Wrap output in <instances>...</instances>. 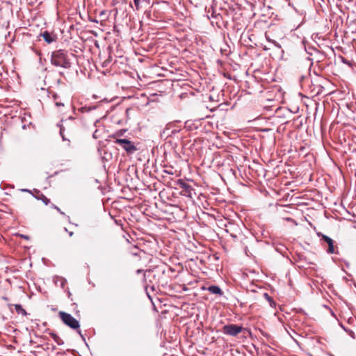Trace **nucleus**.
Masks as SVG:
<instances>
[{
    "mask_svg": "<svg viewBox=\"0 0 356 356\" xmlns=\"http://www.w3.org/2000/svg\"><path fill=\"white\" fill-rule=\"evenodd\" d=\"M51 63L56 67L65 69L71 67V63L64 50L59 49L51 53Z\"/></svg>",
    "mask_w": 356,
    "mask_h": 356,
    "instance_id": "obj_1",
    "label": "nucleus"
},
{
    "mask_svg": "<svg viewBox=\"0 0 356 356\" xmlns=\"http://www.w3.org/2000/svg\"><path fill=\"white\" fill-rule=\"evenodd\" d=\"M58 316L65 325L72 330H77L79 333H80V324L78 320L74 318L71 314L63 311L59 312Z\"/></svg>",
    "mask_w": 356,
    "mask_h": 356,
    "instance_id": "obj_2",
    "label": "nucleus"
},
{
    "mask_svg": "<svg viewBox=\"0 0 356 356\" xmlns=\"http://www.w3.org/2000/svg\"><path fill=\"white\" fill-rule=\"evenodd\" d=\"M114 143L120 145L128 154H133L137 150L134 144L127 139L116 138Z\"/></svg>",
    "mask_w": 356,
    "mask_h": 356,
    "instance_id": "obj_3",
    "label": "nucleus"
},
{
    "mask_svg": "<svg viewBox=\"0 0 356 356\" xmlns=\"http://www.w3.org/2000/svg\"><path fill=\"white\" fill-rule=\"evenodd\" d=\"M243 327L235 324L226 325L222 327L224 334L235 337L241 332Z\"/></svg>",
    "mask_w": 356,
    "mask_h": 356,
    "instance_id": "obj_4",
    "label": "nucleus"
},
{
    "mask_svg": "<svg viewBox=\"0 0 356 356\" xmlns=\"http://www.w3.org/2000/svg\"><path fill=\"white\" fill-rule=\"evenodd\" d=\"M177 183V185L183 189L181 192V195L192 197L191 192L193 191V188L191 185L188 184L182 179H178Z\"/></svg>",
    "mask_w": 356,
    "mask_h": 356,
    "instance_id": "obj_5",
    "label": "nucleus"
},
{
    "mask_svg": "<svg viewBox=\"0 0 356 356\" xmlns=\"http://www.w3.org/2000/svg\"><path fill=\"white\" fill-rule=\"evenodd\" d=\"M318 235L320 236H321V239L323 240L325 243L328 245V248L327 250V252L329 254H338V251L336 250L335 246L334 245V241L330 238L329 236L324 235V234H318Z\"/></svg>",
    "mask_w": 356,
    "mask_h": 356,
    "instance_id": "obj_6",
    "label": "nucleus"
},
{
    "mask_svg": "<svg viewBox=\"0 0 356 356\" xmlns=\"http://www.w3.org/2000/svg\"><path fill=\"white\" fill-rule=\"evenodd\" d=\"M40 36L48 43H51L55 40V38L52 36L48 31H44L40 34Z\"/></svg>",
    "mask_w": 356,
    "mask_h": 356,
    "instance_id": "obj_7",
    "label": "nucleus"
},
{
    "mask_svg": "<svg viewBox=\"0 0 356 356\" xmlns=\"http://www.w3.org/2000/svg\"><path fill=\"white\" fill-rule=\"evenodd\" d=\"M208 290L209 292H211L213 294H222V291H221L220 288L218 287V286H214V285L210 286L208 288Z\"/></svg>",
    "mask_w": 356,
    "mask_h": 356,
    "instance_id": "obj_8",
    "label": "nucleus"
},
{
    "mask_svg": "<svg viewBox=\"0 0 356 356\" xmlns=\"http://www.w3.org/2000/svg\"><path fill=\"white\" fill-rule=\"evenodd\" d=\"M50 336L58 345L63 344V340L57 334L51 332L50 333Z\"/></svg>",
    "mask_w": 356,
    "mask_h": 356,
    "instance_id": "obj_9",
    "label": "nucleus"
},
{
    "mask_svg": "<svg viewBox=\"0 0 356 356\" xmlns=\"http://www.w3.org/2000/svg\"><path fill=\"white\" fill-rule=\"evenodd\" d=\"M15 309L16 312L18 314H21L22 316L26 315V312L25 311L24 309H23L22 305H15Z\"/></svg>",
    "mask_w": 356,
    "mask_h": 356,
    "instance_id": "obj_10",
    "label": "nucleus"
},
{
    "mask_svg": "<svg viewBox=\"0 0 356 356\" xmlns=\"http://www.w3.org/2000/svg\"><path fill=\"white\" fill-rule=\"evenodd\" d=\"M265 298L270 302L271 307H274L275 305V302L273 300V298L266 293L264 294Z\"/></svg>",
    "mask_w": 356,
    "mask_h": 356,
    "instance_id": "obj_11",
    "label": "nucleus"
},
{
    "mask_svg": "<svg viewBox=\"0 0 356 356\" xmlns=\"http://www.w3.org/2000/svg\"><path fill=\"white\" fill-rule=\"evenodd\" d=\"M53 97H54V100L56 101V102H55V104H56V106L59 107V106H64V104H63V103H62V102H60L57 101L58 95H57L56 94H54V95H53Z\"/></svg>",
    "mask_w": 356,
    "mask_h": 356,
    "instance_id": "obj_12",
    "label": "nucleus"
},
{
    "mask_svg": "<svg viewBox=\"0 0 356 356\" xmlns=\"http://www.w3.org/2000/svg\"><path fill=\"white\" fill-rule=\"evenodd\" d=\"M40 199L44 203L45 205H47L50 202L49 199H48L46 196H44L43 195H42V197H40Z\"/></svg>",
    "mask_w": 356,
    "mask_h": 356,
    "instance_id": "obj_13",
    "label": "nucleus"
},
{
    "mask_svg": "<svg viewBox=\"0 0 356 356\" xmlns=\"http://www.w3.org/2000/svg\"><path fill=\"white\" fill-rule=\"evenodd\" d=\"M136 9L138 10L140 9V0H134Z\"/></svg>",
    "mask_w": 356,
    "mask_h": 356,
    "instance_id": "obj_14",
    "label": "nucleus"
},
{
    "mask_svg": "<svg viewBox=\"0 0 356 356\" xmlns=\"http://www.w3.org/2000/svg\"><path fill=\"white\" fill-rule=\"evenodd\" d=\"M283 219L288 222H293L296 225V222L291 218H284Z\"/></svg>",
    "mask_w": 356,
    "mask_h": 356,
    "instance_id": "obj_15",
    "label": "nucleus"
},
{
    "mask_svg": "<svg viewBox=\"0 0 356 356\" xmlns=\"http://www.w3.org/2000/svg\"><path fill=\"white\" fill-rule=\"evenodd\" d=\"M110 62H111V60H110V58H109L108 59L106 60L104 62V63H103V66H104V67L107 66L108 63H109Z\"/></svg>",
    "mask_w": 356,
    "mask_h": 356,
    "instance_id": "obj_16",
    "label": "nucleus"
},
{
    "mask_svg": "<svg viewBox=\"0 0 356 356\" xmlns=\"http://www.w3.org/2000/svg\"><path fill=\"white\" fill-rule=\"evenodd\" d=\"M54 208H55L60 213H61L62 215H64L65 213L61 211V210L56 206L54 205Z\"/></svg>",
    "mask_w": 356,
    "mask_h": 356,
    "instance_id": "obj_17",
    "label": "nucleus"
},
{
    "mask_svg": "<svg viewBox=\"0 0 356 356\" xmlns=\"http://www.w3.org/2000/svg\"><path fill=\"white\" fill-rule=\"evenodd\" d=\"M151 273V270H145V271L144 272V275H143V276H144V280H146V275H147V273Z\"/></svg>",
    "mask_w": 356,
    "mask_h": 356,
    "instance_id": "obj_18",
    "label": "nucleus"
},
{
    "mask_svg": "<svg viewBox=\"0 0 356 356\" xmlns=\"http://www.w3.org/2000/svg\"><path fill=\"white\" fill-rule=\"evenodd\" d=\"M63 129H60V134L62 135L63 139V140H65V137H64V136H63Z\"/></svg>",
    "mask_w": 356,
    "mask_h": 356,
    "instance_id": "obj_19",
    "label": "nucleus"
},
{
    "mask_svg": "<svg viewBox=\"0 0 356 356\" xmlns=\"http://www.w3.org/2000/svg\"><path fill=\"white\" fill-rule=\"evenodd\" d=\"M142 271H143V270L139 269V270H137V273H141Z\"/></svg>",
    "mask_w": 356,
    "mask_h": 356,
    "instance_id": "obj_20",
    "label": "nucleus"
},
{
    "mask_svg": "<svg viewBox=\"0 0 356 356\" xmlns=\"http://www.w3.org/2000/svg\"><path fill=\"white\" fill-rule=\"evenodd\" d=\"M266 37L267 38V39H268V41H270V39L268 38V37L267 33H266Z\"/></svg>",
    "mask_w": 356,
    "mask_h": 356,
    "instance_id": "obj_21",
    "label": "nucleus"
},
{
    "mask_svg": "<svg viewBox=\"0 0 356 356\" xmlns=\"http://www.w3.org/2000/svg\"><path fill=\"white\" fill-rule=\"evenodd\" d=\"M69 234H70V236H72L73 235V232H71L69 233Z\"/></svg>",
    "mask_w": 356,
    "mask_h": 356,
    "instance_id": "obj_22",
    "label": "nucleus"
}]
</instances>
